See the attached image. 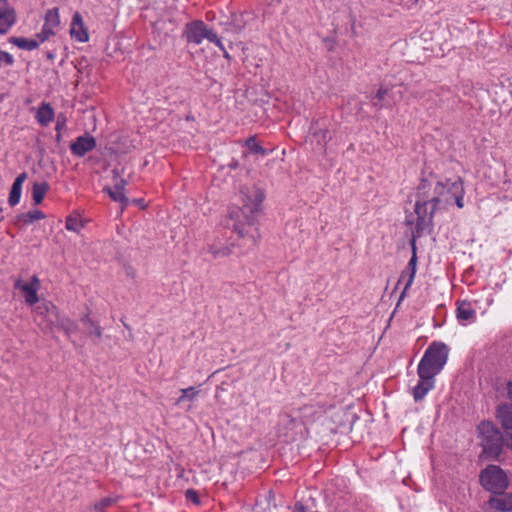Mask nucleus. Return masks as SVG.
Returning a JSON list of instances; mask_svg holds the SVG:
<instances>
[{
	"mask_svg": "<svg viewBox=\"0 0 512 512\" xmlns=\"http://www.w3.org/2000/svg\"><path fill=\"white\" fill-rule=\"evenodd\" d=\"M435 178L431 172L425 176L422 171L420 182L416 188V201L414 212L417 215L416 226L417 236H422L425 232L430 233L433 227V215L428 211L427 205L431 200L432 179Z\"/></svg>",
	"mask_w": 512,
	"mask_h": 512,
	"instance_id": "f257e3e1",
	"label": "nucleus"
},
{
	"mask_svg": "<svg viewBox=\"0 0 512 512\" xmlns=\"http://www.w3.org/2000/svg\"><path fill=\"white\" fill-rule=\"evenodd\" d=\"M257 208L252 210L248 203L242 207L230 209L228 213L227 227L232 228L239 237L249 236L256 243L259 238V229L257 227Z\"/></svg>",
	"mask_w": 512,
	"mask_h": 512,
	"instance_id": "f03ea898",
	"label": "nucleus"
},
{
	"mask_svg": "<svg viewBox=\"0 0 512 512\" xmlns=\"http://www.w3.org/2000/svg\"><path fill=\"white\" fill-rule=\"evenodd\" d=\"M478 437L481 439L482 453L489 459L498 460L504 446V437L500 429L491 421L483 420L477 426Z\"/></svg>",
	"mask_w": 512,
	"mask_h": 512,
	"instance_id": "7ed1b4c3",
	"label": "nucleus"
},
{
	"mask_svg": "<svg viewBox=\"0 0 512 512\" xmlns=\"http://www.w3.org/2000/svg\"><path fill=\"white\" fill-rule=\"evenodd\" d=\"M449 348L443 342H432L420 360L417 372L427 374V378L438 375L447 363Z\"/></svg>",
	"mask_w": 512,
	"mask_h": 512,
	"instance_id": "20e7f679",
	"label": "nucleus"
},
{
	"mask_svg": "<svg viewBox=\"0 0 512 512\" xmlns=\"http://www.w3.org/2000/svg\"><path fill=\"white\" fill-rule=\"evenodd\" d=\"M479 482L484 490L494 495L502 494L510 484L506 472L494 464H490L480 471Z\"/></svg>",
	"mask_w": 512,
	"mask_h": 512,
	"instance_id": "39448f33",
	"label": "nucleus"
},
{
	"mask_svg": "<svg viewBox=\"0 0 512 512\" xmlns=\"http://www.w3.org/2000/svg\"><path fill=\"white\" fill-rule=\"evenodd\" d=\"M78 328V324L75 321L57 310L55 318H51V321L48 322L46 331L53 332L54 329H58L63 331L66 337L70 339L78 331Z\"/></svg>",
	"mask_w": 512,
	"mask_h": 512,
	"instance_id": "423d86ee",
	"label": "nucleus"
},
{
	"mask_svg": "<svg viewBox=\"0 0 512 512\" xmlns=\"http://www.w3.org/2000/svg\"><path fill=\"white\" fill-rule=\"evenodd\" d=\"M96 147V140L89 133L78 136L70 145L72 154L83 157L86 153L92 151Z\"/></svg>",
	"mask_w": 512,
	"mask_h": 512,
	"instance_id": "0eeeda50",
	"label": "nucleus"
},
{
	"mask_svg": "<svg viewBox=\"0 0 512 512\" xmlns=\"http://www.w3.org/2000/svg\"><path fill=\"white\" fill-rule=\"evenodd\" d=\"M58 308L52 302H43L36 307L35 321L46 332V327L51 318H55Z\"/></svg>",
	"mask_w": 512,
	"mask_h": 512,
	"instance_id": "6e6552de",
	"label": "nucleus"
},
{
	"mask_svg": "<svg viewBox=\"0 0 512 512\" xmlns=\"http://www.w3.org/2000/svg\"><path fill=\"white\" fill-rule=\"evenodd\" d=\"M205 26L206 24L201 20L187 23L184 30L187 42L200 44L202 40L205 39Z\"/></svg>",
	"mask_w": 512,
	"mask_h": 512,
	"instance_id": "1a4fd4ad",
	"label": "nucleus"
},
{
	"mask_svg": "<svg viewBox=\"0 0 512 512\" xmlns=\"http://www.w3.org/2000/svg\"><path fill=\"white\" fill-rule=\"evenodd\" d=\"M421 236H417V228H415V231L412 234V238L410 241L411 249H412V256L407 264V271L409 273L408 281L405 284V287L402 291L400 299H402L406 293V291L411 287L414 277L416 274V266H417V254H416V239L420 238Z\"/></svg>",
	"mask_w": 512,
	"mask_h": 512,
	"instance_id": "9d476101",
	"label": "nucleus"
},
{
	"mask_svg": "<svg viewBox=\"0 0 512 512\" xmlns=\"http://www.w3.org/2000/svg\"><path fill=\"white\" fill-rule=\"evenodd\" d=\"M420 380L418 381V384L413 388L412 394L413 398L416 402L424 399L426 394L434 388L435 384V377L431 376L430 378H427V374L417 372Z\"/></svg>",
	"mask_w": 512,
	"mask_h": 512,
	"instance_id": "9b49d317",
	"label": "nucleus"
},
{
	"mask_svg": "<svg viewBox=\"0 0 512 512\" xmlns=\"http://www.w3.org/2000/svg\"><path fill=\"white\" fill-rule=\"evenodd\" d=\"M70 34L71 37L75 38L79 42H87L89 40L87 29L79 12H75L73 15Z\"/></svg>",
	"mask_w": 512,
	"mask_h": 512,
	"instance_id": "f8f14e48",
	"label": "nucleus"
},
{
	"mask_svg": "<svg viewBox=\"0 0 512 512\" xmlns=\"http://www.w3.org/2000/svg\"><path fill=\"white\" fill-rule=\"evenodd\" d=\"M488 503L491 508L500 512H512V493L496 494L490 497Z\"/></svg>",
	"mask_w": 512,
	"mask_h": 512,
	"instance_id": "ddd939ff",
	"label": "nucleus"
},
{
	"mask_svg": "<svg viewBox=\"0 0 512 512\" xmlns=\"http://www.w3.org/2000/svg\"><path fill=\"white\" fill-rule=\"evenodd\" d=\"M451 183L452 182L449 179L445 181L436 182L433 189V196L431 197L430 200V204L432 205L430 209V214H432L433 216L436 212L438 205L441 202V196H443L446 192L448 193V188L450 187Z\"/></svg>",
	"mask_w": 512,
	"mask_h": 512,
	"instance_id": "4468645a",
	"label": "nucleus"
},
{
	"mask_svg": "<svg viewBox=\"0 0 512 512\" xmlns=\"http://www.w3.org/2000/svg\"><path fill=\"white\" fill-rule=\"evenodd\" d=\"M40 282L37 276H33L31 281L22 286V292L25 297V301L29 305H34L39 301L37 291L39 289Z\"/></svg>",
	"mask_w": 512,
	"mask_h": 512,
	"instance_id": "2eb2a0df",
	"label": "nucleus"
},
{
	"mask_svg": "<svg viewBox=\"0 0 512 512\" xmlns=\"http://www.w3.org/2000/svg\"><path fill=\"white\" fill-rule=\"evenodd\" d=\"M310 133L316 139L318 145L324 148L327 143L332 139V135L328 129L321 128L319 126V121H312L310 128Z\"/></svg>",
	"mask_w": 512,
	"mask_h": 512,
	"instance_id": "dca6fc26",
	"label": "nucleus"
},
{
	"mask_svg": "<svg viewBox=\"0 0 512 512\" xmlns=\"http://www.w3.org/2000/svg\"><path fill=\"white\" fill-rule=\"evenodd\" d=\"M80 322L86 327L85 335L86 336L94 335L95 338L97 339V340H94V343L98 344L102 338L101 327L90 318L89 313L84 314L80 318Z\"/></svg>",
	"mask_w": 512,
	"mask_h": 512,
	"instance_id": "f3484780",
	"label": "nucleus"
},
{
	"mask_svg": "<svg viewBox=\"0 0 512 512\" xmlns=\"http://www.w3.org/2000/svg\"><path fill=\"white\" fill-rule=\"evenodd\" d=\"M16 22V12L13 8L0 10V35L6 34Z\"/></svg>",
	"mask_w": 512,
	"mask_h": 512,
	"instance_id": "a211bd4d",
	"label": "nucleus"
},
{
	"mask_svg": "<svg viewBox=\"0 0 512 512\" xmlns=\"http://www.w3.org/2000/svg\"><path fill=\"white\" fill-rule=\"evenodd\" d=\"M456 316L459 321H472L476 317V311L468 301L458 302Z\"/></svg>",
	"mask_w": 512,
	"mask_h": 512,
	"instance_id": "6ab92c4d",
	"label": "nucleus"
},
{
	"mask_svg": "<svg viewBox=\"0 0 512 512\" xmlns=\"http://www.w3.org/2000/svg\"><path fill=\"white\" fill-rule=\"evenodd\" d=\"M502 416H496L500 421L502 428L506 433V446L512 450V415L508 411H503Z\"/></svg>",
	"mask_w": 512,
	"mask_h": 512,
	"instance_id": "aec40b11",
	"label": "nucleus"
},
{
	"mask_svg": "<svg viewBox=\"0 0 512 512\" xmlns=\"http://www.w3.org/2000/svg\"><path fill=\"white\" fill-rule=\"evenodd\" d=\"M448 193L452 194L454 197L456 206L458 208H463L464 187L461 178H458L456 181L451 183L448 188Z\"/></svg>",
	"mask_w": 512,
	"mask_h": 512,
	"instance_id": "412c9836",
	"label": "nucleus"
},
{
	"mask_svg": "<svg viewBox=\"0 0 512 512\" xmlns=\"http://www.w3.org/2000/svg\"><path fill=\"white\" fill-rule=\"evenodd\" d=\"M505 391L509 402H501L497 405L495 411L496 416H502V413L505 414L503 411H508L512 415V381L505 383Z\"/></svg>",
	"mask_w": 512,
	"mask_h": 512,
	"instance_id": "4be33fe9",
	"label": "nucleus"
},
{
	"mask_svg": "<svg viewBox=\"0 0 512 512\" xmlns=\"http://www.w3.org/2000/svg\"><path fill=\"white\" fill-rule=\"evenodd\" d=\"M50 186L49 184L44 181L41 183L35 182L32 186V199L34 202V205H39L42 203L45 194L49 190Z\"/></svg>",
	"mask_w": 512,
	"mask_h": 512,
	"instance_id": "5701e85b",
	"label": "nucleus"
},
{
	"mask_svg": "<svg viewBox=\"0 0 512 512\" xmlns=\"http://www.w3.org/2000/svg\"><path fill=\"white\" fill-rule=\"evenodd\" d=\"M9 43L17 46L20 49L24 50H34L39 47V42L35 39H26L23 37L12 36L8 39Z\"/></svg>",
	"mask_w": 512,
	"mask_h": 512,
	"instance_id": "b1692460",
	"label": "nucleus"
},
{
	"mask_svg": "<svg viewBox=\"0 0 512 512\" xmlns=\"http://www.w3.org/2000/svg\"><path fill=\"white\" fill-rule=\"evenodd\" d=\"M103 191L106 192L113 201L119 202L122 206V210L126 206H128V204H129L128 197L125 196L124 191L117 190L116 185H114V188H110V187L106 186L103 188Z\"/></svg>",
	"mask_w": 512,
	"mask_h": 512,
	"instance_id": "393cba45",
	"label": "nucleus"
},
{
	"mask_svg": "<svg viewBox=\"0 0 512 512\" xmlns=\"http://www.w3.org/2000/svg\"><path fill=\"white\" fill-rule=\"evenodd\" d=\"M303 424L304 423L302 420H298L291 414L283 413L280 415L279 426H283L284 429H289L293 431L296 428H301Z\"/></svg>",
	"mask_w": 512,
	"mask_h": 512,
	"instance_id": "a878e982",
	"label": "nucleus"
},
{
	"mask_svg": "<svg viewBox=\"0 0 512 512\" xmlns=\"http://www.w3.org/2000/svg\"><path fill=\"white\" fill-rule=\"evenodd\" d=\"M37 120L41 125H47L53 120L54 112L53 109L47 103H42L37 111Z\"/></svg>",
	"mask_w": 512,
	"mask_h": 512,
	"instance_id": "bb28decb",
	"label": "nucleus"
},
{
	"mask_svg": "<svg viewBox=\"0 0 512 512\" xmlns=\"http://www.w3.org/2000/svg\"><path fill=\"white\" fill-rule=\"evenodd\" d=\"M45 217L46 215L41 210L38 209L26 213H21L17 216L18 220L23 222L24 225H29L32 222L44 219Z\"/></svg>",
	"mask_w": 512,
	"mask_h": 512,
	"instance_id": "cd10ccee",
	"label": "nucleus"
},
{
	"mask_svg": "<svg viewBox=\"0 0 512 512\" xmlns=\"http://www.w3.org/2000/svg\"><path fill=\"white\" fill-rule=\"evenodd\" d=\"M265 199V194L261 189H255V193L253 195V198L247 196V200L244 203H248L250 205V208L254 210V208H257V214L260 216L262 209L261 204Z\"/></svg>",
	"mask_w": 512,
	"mask_h": 512,
	"instance_id": "c85d7f7f",
	"label": "nucleus"
},
{
	"mask_svg": "<svg viewBox=\"0 0 512 512\" xmlns=\"http://www.w3.org/2000/svg\"><path fill=\"white\" fill-rule=\"evenodd\" d=\"M59 24H60L59 9L57 7L49 9L45 15V25H48V27L53 28V27L58 26Z\"/></svg>",
	"mask_w": 512,
	"mask_h": 512,
	"instance_id": "c756f323",
	"label": "nucleus"
},
{
	"mask_svg": "<svg viewBox=\"0 0 512 512\" xmlns=\"http://www.w3.org/2000/svg\"><path fill=\"white\" fill-rule=\"evenodd\" d=\"M65 227L69 231L79 232L83 228V223L78 217L69 215L66 218Z\"/></svg>",
	"mask_w": 512,
	"mask_h": 512,
	"instance_id": "7c9ffc66",
	"label": "nucleus"
},
{
	"mask_svg": "<svg viewBox=\"0 0 512 512\" xmlns=\"http://www.w3.org/2000/svg\"><path fill=\"white\" fill-rule=\"evenodd\" d=\"M21 193H22V187L12 184L10 193L8 196V203L11 207L16 206L20 202Z\"/></svg>",
	"mask_w": 512,
	"mask_h": 512,
	"instance_id": "2f4dec72",
	"label": "nucleus"
},
{
	"mask_svg": "<svg viewBox=\"0 0 512 512\" xmlns=\"http://www.w3.org/2000/svg\"><path fill=\"white\" fill-rule=\"evenodd\" d=\"M246 145L249 148V150L254 154H266V150L257 142L255 137L248 138V140L246 141Z\"/></svg>",
	"mask_w": 512,
	"mask_h": 512,
	"instance_id": "473e14b6",
	"label": "nucleus"
},
{
	"mask_svg": "<svg viewBox=\"0 0 512 512\" xmlns=\"http://www.w3.org/2000/svg\"><path fill=\"white\" fill-rule=\"evenodd\" d=\"M198 394V391L195 390L194 387H188L181 389V396L177 400V404L181 403L182 401L186 399H194V397Z\"/></svg>",
	"mask_w": 512,
	"mask_h": 512,
	"instance_id": "72a5a7b5",
	"label": "nucleus"
},
{
	"mask_svg": "<svg viewBox=\"0 0 512 512\" xmlns=\"http://www.w3.org/2000/svg\"><path fill=\"white\" fill-rule=\"evenodd\" d=\"M51 35H54V31L48 25H43L42 30L36 34L38 42H45Z\"/></svg>",
	"mask_w": 512,
	"mask_h": 512,
	"instance_id": "f704fd0d",
	"label": "nucleus"
},
{
	"mask_svg": "<svg viewBox=\"0 0 512 512\" xmlns=\"http://www.w3.org/2000/svg\"><path fill=\"white\" fill-rule=\"evenodd\" d=\"M116 502V499L115 498H112V497H105L103 499H101L99 502H97L95 505H94V509L96 511H103L105 508L111 506L112 504H114Z\"/></svg>",
	"mask_w": 512,
	"mask_h": 512,
	"instance_id": "c9c22d12",
	"label": "nucleus"
},
{
	"mask_svg": "<svg viewBox=\"0 0 512 512\" xmlns=\"http://www.w3.org/2000/svg\"><path fill=\"white\" fill-rule=\"evenodd\" d=\"M204 34H205V38L208 39V41H210L211 43H215L217 46H219L220 48L223 49L222 43H221L220 39L218 38L217 34L212 29H209L207 27V25L205 26Z\"/></svg>",
	"mask_w": 512,
	"mask_h": 512,
	"instance_id": "e433bc0d",
	"label": "nucleus"
},
{
	"mask_svg": "<svg viewBox=\"0 0 512 512\" xmlns=\"http://www.w3.org/2000/svg\"><path fill=\"white\" fill-rule=\"evenodd\" d=\"M185 497L187 500L193 502L196 505L200 504V497L196 490L194 489H188L185 491Z\"/></svg>",
	"mask_w": 512,
	"mask_h": 512,
	"instance_id": "4c0bfd02",
	"label": "nucleus"
},
{
	"mask_svg": "<svg viewBox=\"0 0 512 512\" xmlns=\"http://www.w3.org/2000/svg\"><path fill=\"white\" fill-rule=\"evenodd\" d=\"M27 178V173L26 172H22L20 173L16 179L14 180L13 182V185H16V186H19V187H22L24 181L26 180Z\"/></svg>",
	"mask_w": 512,
	"mask_h": 512,
	"instance_id": "58836bf2",
	"label": "nucleus"
},
{
	"mask_svg": "<svg viewBox=\"0 0 512 512\" xmlns=\"http://www.w3.org/2000/svg\"><path fill=\"white\" fill-rule=\"evenodd\" d=\"M388 94V88H385V87H380L376 94H375V98L378 99V101L380 102L381 100H383L385 98V96Z\"/></svg>",
	"mask_w": 512,
	"mask_h": 512,
	"instance_id": "ea45409f",
	"label": "nucleus"
},
{
	"mask_svg": "<svg viewBox=\"0 0 512 512\" xmlns=\"http://www.w3.org/2000/svg\"><path fill=\"white\" fill-rule=\"evenodd\" d=\"M65 124H66V119H65V117H63V116H58V117H57V122H56V127H55L56 131H57V132H61V130H62L63 128H65Z\"/></svg>",
	"mask_w": 512,
	"mask_h": 512,
	"instance_id": "a19ab883",
	"label": "nucleus"
},
{
	"mask_svg": "<svg viewBox=\"0 0 512 512\" xmlns=\"http://www.w3.org/2000/svg\"><path fill=\"white\" fill-rule=\"evenodd\" d=\"M126 184H127L126 180L120 179L115 185L117 186V190L124 191Z\"/></svg>",
	"mask_w": 512,
	"mask_h": 512,
	"instance_id": "79ce46f5",
	"label": "nucleus"
},
{
	"mask_svg": "<svg viewBox=\"0 0 512 512\" xmlns=\"http://www.w3.org/2000/svg\"><path fill=\"white\" fill-rule=\"evenodd\" d=\"M134 204H136L141 209H145L146 205L144 203V200L142 198L133 199L132 201Z\"/></svg>",
	"mask_w": 512,
	"mask_h": 512,
	"instance_id": "37998d69",
	"label": "nucleus"
},
{
	"mask_svg": "<svg viewBox=\"0 0 512 512\" xmlns=\"http://www.w3.org/2000/svg\"><path fill=\"white\" fill-rule=\"evenodd\" d=\"M312 410H313V406H309V405H305V406H303L302 408H300V409H299V411H300L301 413H303V414H304L306 411H312Z\"/></svg>",
	"mask_w": 512,
	"mask_h": 512,
	"instance_id": "c03bdc74",
	"label": "nucleus"
},
{
	"mask_svg": "<svg viewBox=\"0 0 512 512\" xmlns=\"http://www.w3.org/2000/svg\"><path fill=\"white\" fill-rule=\"evenodd\" d=\"M112 174L114 179H117L120 176V173L117 169H113Z\"/></svg>",
	"mask_w": 512,
	"mask_h": 512,
	"instance_id": "a18cd8bd",
	"label": "nucleus"
},
{
	"mask_svg": "<svg viewBox=\"0 0 512 512\" xmlns=\"http://www.w3.org/2000/svg\"><path fill=\"white\" fill-rule=\"evenodd\" d=\"M46 56H47V58H48V59H51V60H52V59H54L55 54H54L53 52H48V53L46 54Z\"/></svg>",
	"mask_w": 512,
	"mask_h": 512,
	"instance_id": "49530a36",
	"label": "nucleus"
},
{
	"mask_svg": "<svg viewBox=\"0 0 512 512\" xmlns=\"http://www.w3.org/2000/svg\"><path fill=\"white\" fill-rule=\"evenodd\" d=\"M373 106H374L375 108H377L378 110H380V109L382 108V105H381L379 102H374V103H373Z\"/></svg>",
	"mask_w": 512,
	"mask_h": 512,
	"instance_id": "de8ad7c7",
	"label": "nucleus"
},
{
	"mask_svg": "<svg viewBox=\"0 0 512 512\" xmlns=\"http://www.w3.org/2000/svg\"><path fill=\"white\" fill-rule=\"evenodd\" d=\"M55 139H56L57 142L61 141V132H57Z\"/></svg>",
	"mask_w": 512,
	"mask_h": 512,
	"instance_id": "09e8293b",
	"label": "nucleus"
},
{
	"mask_svg": "<svg viewBox=\"0 0 512 512\" xmlns=\"http://www.w3.org/2000/svg\"><path fill=\"white\" fill-rule=\"evenodd\" d=\"M121 321H122V323H123V325H124V327H125L126 329H130V327H129V325H128V324H126L123 320H121Z\"/></svg>",
	"mask_w": 512,
	"mask_h": 512,
	"instance_id": "8fccbe9b",
	"label": "nucleus"
},
{
	"mask_svg": "<svg viewBox=\"0 0 512 512\" xmlns=\"http://www.w3.org/2000/svg\"><path fill=\"white\" fill-rule=\"evenodd\" d=\"M285 435H286L290 440H294V436H293V435H292V436H288V434H287V433H286Z\"/></svg>",
	"mask_w": 512,
	"mask_h": 512,
	"instance_id": "3c124183",
	"label": "nucleus"
},
{
	"mask_svg": "<svg viewBox=\"0 0 512 512\" xmlns=\"http://www.w3.org/2000/svg\"><path fill=\"white\" fill-rule=\"evenodd\" d=\"M237 166V162H234L233 164H230V167H236Z\"/></svg>",
	"mask_w": 512,
	"mask_h": 512,
	"instance_id": "603ef678",
	"label": "nucleus"
},
{
	"mask_svg": "<svg viewBox=\"0 0 512 512\" xmlns=\"http://www.w3.org/2000/svg\"><path fill=\"white\" fill-rule=\"evenodd\" d=\"M211 252L214 254V256H217V254H218V251H212L211 250Z\"/></svg>",
	"mask_w": 512,
	"mask_h": 512,
	"instance_id": "864d4df0",
	"label": "nucleus"
},
{
	"mask_svg": "<svg viewBox=\"0 0 512 512\" xmlns=\"http://www.w3.org/2000/svg\"><path fill=\"white\" fill-rule=\"evenodd\" d=\"M224 55H225V57H226V58H228V57H229V55H228V53H227V52H224Z\"/></svg>",
	"mask_w": 512,
	"mask_h": 512,
	"instance_id": "5fc2aeb1",
	"label": "nucleus"
},
{
	"mask_svg": "<svg viewBox=\"0 0 512 512\" xmlns=\"http://www.w3.org/2000/svg\"><path fill=\"white\" fill-rule=\"evenodd\" d=\"M3 219H4V217H3V216H0V222H1Z\"/></svg>",
	"mask_w": 512,
	"mask_h": 512,
	"instance_id": "6e6d98bb",
	"label": "nucleus"
},
{
	"mask_svg": "<svg viewBox=\"0 0 512 512\" xmlns=\"http://www.w3.org/2000/svg\"><path fill=\"white\" fill-rule=\"evenodd\" d=\"M0 2L6 3V0H0Z\"/></svg>",
	"mask_w": 512,
	"mask_h": 512,
	"instance_id": "4d7b16f0",
	"label": "nucleus"
},
{
	"mask_svg": "<svg viewBox=\"0 0 512 512\" xmlns=\"http://www.w3.org/2000/svg\"><path fill=\"white\" fill-rule=\"evenodd\" d=\"M2 211H3V209H2V207L0 206V213H2Z\"/></svg>",
	"mask_w": 512,
	"mask_h": 512,
	"instance_id": "13d9d810",
	"label": "nucleus"
},
{
	"mask_svg": "<svg viewBox=\"0 0 512 512\" xmlns=\"http://www.w3.org/2000/svg\"><path fill=\"white\" fill-rule=\"evenodd\" d=\"M414 2H417L418 0H413Z\"/></svg>",
	"mask_w": 512,
	"mask_h": 512,
	"instance_id": "bf43d9fd",
	"label": "nucleus"
},
{
	"mask_svg": "<svg viewBox=\"0 0 512 512\" xmlns=\"http://www.w3.org/2000/svg\"><path fill=\"white\" fill-rule=\"evenodd\" d=\"M99 512H103V511H99Z\"/></svg>",
	"mask_w": 512,
	"mask_h": 512,
	"instance_id": "052dcab7",
	"label": "nucleus"
}]
</instances>
